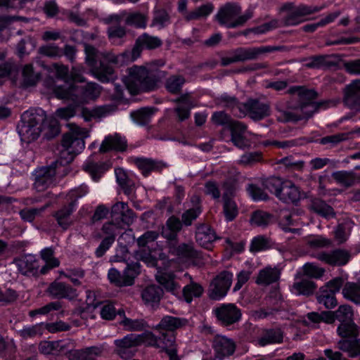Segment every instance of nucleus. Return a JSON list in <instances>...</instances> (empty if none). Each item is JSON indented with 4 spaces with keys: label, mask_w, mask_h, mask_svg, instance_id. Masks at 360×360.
Masks as SVG:
<instances>
[{
    "label": "nucleus",
    "mask_w": 360,
    "mask_h": 360,
    "mask_svg": "<svg viewBox=\"0 0 360 360\" xmlns=\"http://www.w3.org/2000/svg\"><path fill=\"white\" fill-rule=\"evenodd\" d=\"M316 257L330 265L342 266L348 262L350 255L347 250L338 249L330 252H320Z\"/></svg>",
    "instance_id": "nucleus-16"
},
{
    "label": "nucleus",
    "mask_w": 360,
    "mask_h": 360,
    "mask_svg": "<svg viewBox=\"0 0 360 360\" xmlns=\"http://www.w3.org/2000/svg\"><path fill=\"white\" fill-rule=\"evenodd\" d=\"M139 337V345L144 344L148 346H153L161 349H167L172 344V338H167L166 335L163 333L162 338H157L152 333L147 332L141 335H136Z\"/></svg>",
    "instance_id": "nucleus-21"
},
{
    "label": "nucleus",
    "mask_w": 360,
    "mask_h": 360,
    "mask_svg": "<svg viewBox=\"0 0 360 360\" xmlns=\"http://www.w3.org/2000/svg\"><path fill=\"white\" fill-rule=\"evenodd\" d=\"M39 51L41 54L49 57H60L63 55L62 51L54 44L41 46Z\"/></svg>",
    "instance_id": "nucleus-61"
},
{
    "label": "nucleus",
    "mask_w": 360,
    "mask_h": 360,
    "mask_svg": "<svg viewBox=\"0 0 360 360\" xmlns=\"http://www.w3.org/2000/svg\"><path fill=\"white\" fill-rule=\"evenodd\" d=\"M162 295L163 291L160 287L152 285L143 290L141 297L146 304L154 307L159 303Z\"/></svg>",
    "instance_id": "nucleus-26"
},
{
    "label": "nucleus",
    "mask_w": 360,
    "mask_h": 360,
    "mask_svg": "<svg viewBox=\"0 0 360 360\" xmlns=\"http://www.w3.org/2000/svg\"><path fill=\"white\" fill-rule=\"evenodd\" d=\"M201 213L199 205L186 210L182 215V221L185 225H191L193 220H195Z\"/></svg>",
    "instance_id": "nucleus-57"
},
{
    "label": "nucleus",
    "mask_w": 360,
    "mask_h": 360,
    "mask_svg": "<svg viewBox=\"0 0 360 360\" xmlns=\"http://www.w3.org/2000/svg\"><path fill=\"white\" fill-rule=\"evenodd\" d=\"M353 316L352 307L347 304L341 305L335 311L336 319L341 322L338 333L343 338L338 342V347L350 357L360 355V339L356 338L358 329Z\"/></svg>",
    "instance_id": "nucleus-3"
},
{
    "label": "nucleus",
    "mask_w": 360,
    "mask_h": 360,
    "mask_svg": "<svg viewBox=\"0 0 360 360\" xmlns=\"http://www.w3.org/2000/svg\"><path fill=\"white\" fill-rule=\"evenodd\" d=\"M169 23V17L168 13L164 10L156 11L154 13V17L151 26L162 29Z\"/></svg>",
    "instance_id": "nucleus-49"
},
{
    "label": "nucleus",
    "mask_w": 360,
    "mask_h": 360,
    "mask_svg": "<svg viewBox=\"0 0 360 360\" xmlns=\"http://www.w3.org/2000/svg\"><path fill=\"white\" fill-rule=\"evenodd\" d=\"M267 247V240L266 239L261 236L255 237L250 245V250L252 252H259L264 250Z\"/></svg>",
    "instance_id": "nucleus-64"
},
{
    "label": "nucleus",
    "mask_w": 360,
    "mask_h": 360,
    "mask_svg": "<svg viewBox=\"0 0 360 360\" xmlns=\"http://www.w3.org/2000/svg\"><path fill=\"white\" fill-rule=\"evenodd\" d=\"M240 10V7L236 4H227L219 9L216 18L221 25L228 27L240 25L251 17L249 13L238 15Z\"/></svg>",
    "instance_id": "nucleus-10"
},
{
    "label": "nucleus",
    "mask_w": 360,
    "mask_h": 360,
    "mask_svg": "<svg viewBox=\"0 0 360 360\" xmlns=\"http://www.w3.org/2000/svg\"><path fill=\"white\" fill-rule=\"evenodd\" d=\"M269 106L257 101L250 103V116L254 120H260L269 115Z\"/></svg>",
    "instance_id": "nucleus-37"
},
{
    "label": "nucleus",
    "mask_w": 360,
    "mask_h": 360,
    "mask_svg": "<svg viewBox=\"0 0 360 360\" xmlns=\"http://www.w3.org/2000/svg\"><path fill=\"white\" fill-rule=\"evenodd\" d=\"M202 292L203 288L201 285L195 283H191L184 287L183 295L185 300L189 303L192 301L193 297H200L202 294Z\"/></svg>",
    "instance_id": "nucleus-42"
},
{
    "label": "nucleus",
    "mask_w": 360,
    "mask_h": 360,
    "mask_svg": "<svg viewBox=\"0 0 360 360\" xmlns=\"http://www.w3.org/2000/svg\"><path fill=\"white\" fill-rule=\"evenodd\" d=\"M279 272L276 269L266 267L259 273L257 283L262 285H269L276 281L279 278Z\"/></svg>",
    "instance_id": "nucleus-34"
},
{
    "label": "nucleus",
    "mask_w": 360,
    "mask_h": 360,
    "mask_svg": "<svg viewBox=\"0 0 360 360\" xmlns=\"http://www.w3.org/2000/svg\"><path fill=\"white\" fill-rule=\"evenodd\" d=\"M55 174L56 167L53 165L35 170L34 188L39 192L46 189L53 184Z\"/></svg>",
    "instance_id": "nucleus-14"
},
{
    "label": "nucleus",
    "mask_w": 360,
    "mask_h": 360,
    "mask_svg": "<svg viewBox=\"0 0 360 360\" xmlns=\"http://www.w3.org/2000/svg\"><path fill=\"white\" fill-rule=\"evenodd\" d=\"M46 121V115L41 109L25 111L18 126V131L21 141L30 143L36 140L40 135Z\"/></svg>",
    "instance_id": "nucleus-5"
},
{
    "label": "nucleus",
    "mask_w": 360,
    "mask_h": 360,
    "mask_svg": "<svg viewBox=\"0 0 360 360\" xmlns=\"http://www.w3.org/2000/svg\"><path fill=\"white\" fill-rule=\"evenodd\" d=\"M0 352H4L5 356H11V358H6V360H14L13 356L15 352V346L11 339H4L0 336Z\"/></svg>",
    "instance_id": "nucleus-50"
},
{
    "label": "nucleus",
    "mask_w": 360,
    "mask_h": 360,
    "mask_svg": "<svg viewBox=\"0 0 360 360\" xmlns=\"http://www.w3.org/2000/svg\"><path fill=\"white\" fill-rule=\"evenodd\" d=\"M248 191L253 200H262L267 198V193L255 185H250Z\"/></svg>",
    "instance_id": "nucleus-63"
},
{
    "label": "nucleus",
    "mask_w": 360,
    "mask_h": 360,
    "mask_svg": "<svg viewBox=\"0 0 360 360\" xmlns=\"http://www.w3.org/2000/svg\"><path fill=\"white\" fill-rule=\"evenodd\" d=\"M235 344L229 338L224 336H217L214 342V360H223L231 355L235 351Z\"/></svg>",
    "instance_id": "nucleus-19"
},
{
    "label": "nucleus",
    "mask_w": 360,
    "mask_h": 360,
    "mask_svg": "<svg viewBox=\"0 0 360 360\" xmlns=\"http://www.w3.org/2000/svg\"><path fill=\"white\" fill-rule=\"evenodd\" d=\"M89 193L86 185L82 184L77 188L72 189L68 194V199L71 201V206H75L78 199L85 196Z\"/></svg>",
    "instance_id": "nucleus-53"
},
{
    "label": "nucleus",
    "mask_w": 360,
    "mask_h": 360,
    "mask_svg": "<svg viewBox=\"0 0 360 360\" xmlns=\"http://www.w3.org/2000/svg\"><path fill=\"white\" fill-rule=\"evenodd\" d=\"M215 314L223 323L229 325L240 320V310L233 304H222L216 308Z\"/></svg>",
    "instance_id": "nucleus-15"
},
{
    "label": "nucleus",
    "mask_w": 360,
    "mask_h": 360,
    "mask_svg": "<svg viewBox=\"0 0 360 360\" xmlns=\"http://www.w3.org/2000/svg\"><path fill=\"white\" fill-rule=\"evenodd\" d=\"M264 186L285 202H295L300 199L301 193L299 188L290 181H283L278 177H271L265 180Z\"/></svg>",
    "instance_id": "nucleus-8"
},
{
    "label": "nucleus",
    "mask_w": 360,
    "mask_h": 360,
    "mask_svg": "<svg viewBox=\"0 0 360 360\" xmlns=\"http://www.w3.org/2000/svg\"><path fill=\"white\" fill-rule=\"evenodd\" d=\"M314 211L325 218H331L334 216L333 208L322 201H316L313 204Z\"/></svg>",
    "instance_id": "nucleus-54"
},
{
    "label": "nucleus",
    "mask_w": 360,
    "mask_h": 360,
    "mask_svg": "<svg viewBox=\"0 0 360 360\" xmlns=\"http://www.w3.org/2000/svg\"><path fill=\"white\" fill-rule=\"evenodd\" d=\"M197 243L205 248H210L215 240V233L207 225H201L197 228L195 234Z\"/></svg>",
    "instance_id": "nucleus-25"
},
{
    "label": "nucleus",
    "mask_w": 360,
    "mask_h": 360,
    "mask_svg": "<svg viewBox=\"0 0 360 360\" xmlns=\"http://www.w3.org/2000/svg\"><path fill=\"white\" fill-rule=\"evenodd\" d=\"M136 165L144 176H147L151 171L159 169V163L151 159L139 158L136 161Z\"/></svg>",
    "instance_id": "nucleus-43"
},
{
    "label": "nucleus",
    "mask_w": 360,
    "mask_h": 360,
    "mask_svg": "<svg viewBox=\"0 0 360 360\" xmlns=\"http://www.w3.org/2000/svg\"><path fill=\"white\" fill-rule=\"evenodd\" d=\"M186 321L173 316L164 317L160 323L155 327L156 329L162 328L167 330H174L186 323Z\"/></svg>",
    "instance_id": "nucleus-38"
},
{
    "label": "nucleus",
    "mask_w": 360,
    "mask_h": 360,
    "mask_svg": "<svg viewBox=\"0 0 360 360\" xmlns=\"http://www.w3.org/2000/svg\"><path fill=\"white\" fill-rule=\"evenodd\" d=\"M110 162L98 163L95 155H90L83 165V169L87 172L94 181H98L103 173L111 167Z\"/></svg>",
    "instance_id": "nucleus-18"
},
{
    "label": "nucleus",
    "mask_w": 360,
    "mask_h": 360,
    "mask_svg": "<svg viewBox=\"0 0 360 360\" xmlns=\"http://www.w3.org/2000/svg\"><path fill=\"white\" fill-rule=\"evenodd\" d=\"M315 288L316 286L314 282L303 279L300 281H295L290 287V291L295 295H309L314 292Z\"/></svg>",
    "instance_id": "nucleus-31"
},
{
    "label": "nucleus",
    "mask_w": 360,
    "mask_h": 360,
    "mask_svg": "<svg viewBox=\"0 0 360 360\" xmlns=\"http://www.w3.org/2000/svg\"><path fill=\"white\" fill-rule=\"evenodd\" d=\"M272 220V217L269 214L262 211L255 212L251 218L252 224L258 226H264L269 224Z\"/></svg>",
    "instance_id": "nucleus-51"
},
{
    "label": "nucleus",
    "mask_w": 360,
    "mask_h": 360,
    "mask_svg": "<svg viewBox=\"0 0 360 360\" xmlns=\"http://www.w3.org/2000/svg\"><path fill=\"white\" fill-rule=\"evenodd\" d=\"M184 83V79L180 76L170 77L166 84L167 89L172 93L178 92Z\"/></svg>",
    "instance_id": "nucleus-58"
},
{
    "label": "nucleus",
    "mask_w": 360,
    "mask_h": 360,
    "mask_svg": "<svg viewBox=\"0 0 360 360\" xmlns=\"http://www.w3.org/2000/svg\"><path fill=\"white\" fill-rule=\"evenodd\" d=\"M60 89L58 86L54 89L56 96L60 99L72 101L77 105L94 100L100 94V88L94 83H88L84 88L74 86L68 90L60 91Z\"/></svg>",
    "instance_id": "nucleus-7"
},
{
    "label": "nucleus",
    "mask_w": 360,
    "mask_h": 360,
    "mask_svg": "<svg viewBox=\"0 0 360 360\" xmlns=\"http://www.w3.org/2000/svg\"><path fill=\"white\" fill-rule=\"evenodd\" d=\"M317 300L319 304H323L328 309H332L337 305L335 294L326 290V288H320Z\"/></svg>",
    "instance_id": "nucleus-40"
},
{
    "label": "nucleus",
    "mask_w": 360,
    "mask_h": 360,
    "mask_svg": "<svg viewBox=\"0 0 360 360\" xmlns=\"http://www.w3.org/2000/svg\"><path fill=\"white\" fill-rule=\"evenodd\" d=\"M123 315L122 319L120 321V324L127 330H140L145 327V322L143 320L140 319H130L125 317L124 312L119 313Z\"/></svg>",
    "instance_id": "nucleus-47"
},
{
    "label": "nucleus",
    "mask_w": 360,
    "mask_h": 360,
    "mask_svg": "<svg viewBox=\"0 0 360 360\" xmlns=\"http://www.w3.org/2000/svg\"><path fill=\"white\" fill-rule=\"evenodd\" d=\"M123 82L131 94L150 91L155 86V81L146 66L129 68L128 75L123 78Z\"/></svg>",
    "instance_id": "nucleus-6"
},
{
    "label": "nucleus",
    "mask_w": 360,
    "mask_h": 360,
    "mask_svg": "<svg viewBox=\"0 0 360 360\" xmlns=\"http://www.w3.org/2000/svg\"><path fill=\"white\" fill-rule=\"evenodd\" d=\"M292 93L297 95L301 101L300 109L306 117L313 115L316 105L313 100L316 98V94L311 89H307L302 86L293 89Z\"/></svg>",
    "instance_id": "nucleus-13"
},
{
    "label": "nucleus",
    "mask_w": 360,
    "mask_h": 360,
    "mask_svg": "<svg viewBox=\"0 0 360 360\" xmlns=\"http://www.w3.org/2000/svg\"><path fill=\"white\" fill-rule=\"evenodd\" d=\"M138 45L143 49H153L161 45V41L156 37L149 36L146 34L139 37L137 39Z\"/></svg>",
    "instance_id": "nucleus-45"
},
{
    "label": "nucleus",
    "mask_w": 360,
    "mask_h": 360,
    "mask_svg": "<svg viewBox=\"0 0 360 360\" xmlns=\"http://www.w3.org/2000/svg\"><path fill=\"white\" fill-rule=\"evenodd\" d=\"M40 255L45 262V264L41 267V274H45L49 270L59 266L60 262L53 257V251L51 248H46L41 250Z\"/></svg>",
    "instance_id": "nucleus-29"
},
{
    "label": "nucleus",
    "mask_w": 360,
    "mask_h": 360,
    "mask_svg": "<svg viewBox=\"0 0 360 360\" xmlns=\"http://www.w3.org/2000/svg\"><path fill=\"white\" fill-rule=\"evenodd\" d=\"M304 274L309 277L320 278L325 272V269L314 263H307L303 266Z\"/></svg>",
    "instance_id": "nucleus-52"
},
{
    "label": "nucleus",
    "mask_w": 360,
    "mask_h": 360,
    "mask_svg": "<svg viewBox=\"0 0 360 360\" xmlns=\"http://www.w3.org/2000/svg\"><path fill=\"white\" fill-rule=\"evenodd\" d=\"M266 51L267 49L264 47L238 49L236 51L232 58H224L221 63L223 65H227L236 61L253 59Z\"/></svg>",
    "instance_id": "nucleus-20"
},
{
    "label": "nucleus",
    "mask_w": 360,
    "mask_h": 360,
    "mask_svg": "<svg viewBox=\"0 0 360 360\" xmlns=\"http://www.w3.org/2000/svg\"><path fill=\"white\" fill-rule=\"evenodd\" d=\"M103 352L101 347H91L82 350H75L70 353L69 359L71 360H84L86 358H91V356H98Z\"/></svg>",
    "instance_id": "nucleus-33"
},
{
    "label": "nucleus",
    "mask_w": 360,
    "mask_h": 360,
    "mask_svg": "<svg viewBox=\"0 0 360 360\" xmlns=\"http://www.w3.org/2000/svg\"><path fill=\"white\" fill-rule=\"evenodd\" d=\"M108 276L110 281L117 286L131 285V279H125L124 274L121 275L120 271L114 268L109 270Z\"/></svg>",
    "instance_id": "nucleus-46"
},
{
    "label": "nucleus",
    "mask_w": 360,
    "mask_h": 360,
    "mask_svg": "<svg viewBox=\"0 0 360 360\" xmlns=\"http://www.w3.org/2000/svg\"><path fill=\"white\" fill-rule=\"evenodd\" d=\"M75 103H74V105H69L64 108H58L56 112L55 115L60 119L68 120L75 115L76 113V107H78Z\"/></svg>",
    "instance_id": "nucleus-59"
},
{
    "label": "nucleus",
    "mask_w": 360,
    "mask_h": 360,
    "mask_svg": "<svg viewBox=\"0 0 360 360\" xmlns=\"http://www.w3.org/2000/svg\"><path fill=\"white\" fill-rule=\"evenodd\" d=\"M282 340V332L280 329H275L267 331L258 340V343L260 346H265L269 344L280 343Z\"/></svg>",
    "instance_id": "nucleus-36"
},
{
    "label": "nucleus",
    "mask_w": 360,
    "mask_h": 360,
    "mask_svg": "<svg viewBox=\"0 0 360 360\" xmlns=\"http://www.w3.org/2000/svg\"><path fill=\"white\" fill-rule=\"evenodd\" d=\"M233 188H227L223 195L224 213L227 221H232L238 214V208L231 196L233 195Z\"/></svg>",
    "instance_id": "nucleus-27"
},
{
    "label": "nucleus",
    "mask_w": 360,
    "mask_h": 360,
    "mask_svg": "<svg viewBox=\"0 0 360 360\" xmlns=\"http://www.w3.org/2000/svg\"><path fill=\"white\" fill-rule=\"evenodd\" d=\"M139 337L136 334H129L122 339L114 341L116 354L123 359H129L136 353V347L139 346Z\"/></svg>",
    "instance_id": "nucleus-12"
},
{
    "label": "nucleus",
    "mask_w": 360,
    "mask_h": 360,
    "mask_svg": "<svg viewBox=\"0 0 360 360\" xmlns=\"http://www.w3.org/2000/svg\"><path fill=\"white\" fill-rule=\"evenodd\" d=\"M233 280V274L223 271L214 278L210 285L209 295L213 300H221L227 294Z\"/></svg>",
    "instance_id": "nucleus-11"
},
{
    "label": "nucleus",
    "mask_w": 360,
    "mask_h": 360,
    "mask_svg": "<svg viewBox=\"0 0 360 360\" xmlns=\"http://www.w3.org/2000/svg\"><path fill=\"white\" fill-rule=\"evenodd\" d=\"M115 174L117 184L123 189L124 193L130 195L134 188V184L131 180L127 172L122 168H116Z\"/></svg>",
    "instance_id": "nucleus-28"
},
{
    "label": "nucleus",
    "mask_w": 360,
    "mask_h": 360,
    "mask_svg": "<svg viewBox=\"0 0 360 360\" xmlns=\"http://www.w3.org/2000/svg\"><path fill=\"white\" fill-rule=\"evenodd\" d=\"M181 229V223L178 218L172 217L168 219L165 226L162 229L165 238L172 240L175 238L178 231Z\"/></svg>",
    "instance_id": "nucleus-32"
},
{
    "label": "nucleus",
    "mask_w": 360,
    "mask_h": 360,
    "mask_svg": "<svg viewBox=\"0 0 360 360\" xmlns=\"http://www.w3.org/2000/svg\"><path fill=\"white\" fill-rule=\"evenodd\" d=\"M68 131L62 139V149L60 152V163L66 165L71 162L75 157L85 148V139L89 137V131L75 124H68Z\"/></svg>",
    "instance_id": "nucleus-4"
},
{
    "label": "nucleus",
    "mask_w": 360,
    "mask_h": 360,
    "mask_svg": "<svg viewBox=\"0 0 360 360\" xmlns=\"http://www.w3.org/2000/svg\"><path fill=\"white\" fill-rule=\"evenodd\" d=\"M143 49L136 42L131 51L115 56L111 53H99L94 47L85 44L86 63L91 68L92 75L101 82H105L113 78L114 72L110 64L134 61L139 57Z\"/></svg>",
    "instance_id": "nucleus-2"
},
{
    "label": "nucleus",
    "mask_w": 360,
    "mask_h": 360,
    "mask_svg": "<svg viewBox=\"0 0 360 360\" xmlns=\"http://www.w3.org/2000/svg\"><path fill=\"white\" fill-rule=\"evenodd\" d=\"M158 236V234L156 232L148 231L139 237L137 241L139 250L136 252V258L143 261L148 266H159V262H161L162 266H158L156 279L166 290L173 295H177L180 286L176 282L172 271L178 270V263L187 266L190 260L195 257V253L191 245L182 244L170 250L173 255L177 256V260L173 259L166 260L160 250L148 251L146 249V247L148 249L153 247Z\"/></svg>",
    "instance_id": "nucleus-1"
},
{
    "label": "nucleus",
    "mask_w": 360,
    "mask_h": 360,
    "mask_svg": "<svg viewBox=\"0 0 360 360\" xmlns=\"http://www.w3.org/2000/svg\"><path fill=\"white\" fill-rule=\"evenodd\" d=\"M343 297L356 304H360V283L347 282L342 288Z\"/></svg>",
    "instance_id": "nucleus-30"
},
{
    "label": "nucleus",
    "mask_w": 360,
    "mask_h": 360,
    "mask_svg": "<svg viewBox=\"0 0 360 360\" xmlns=\"http://www.w3.org/2000/svg\"><path fill=\"white\" fill-rule=\"evenodd\" d=\"M19 271L24 275L37 276L40 273L39 260L35 255H26L16 261Z\"/></svg>",
    "instance_id": "nucleus-17"
},
{
    "label": "nucleus",
    "mask_w": 360,
    "mask_h": 360,
    "mask_svg": "<svg viewBox=\"0 0 360 360\" xmlns=\"http://www.w3.org/2000/svg\"><path fill=\"white\" fill-rule=\"evenodd\" d=\"M73 210L74 206H71V204H70L68 207H65L56 213L55 217L63 229H66L71 224L70 214Z\"/></svg>",
    "instance_id": "nucleus-41"
},
{
    "label": "nucleus",
    "mask_w": 360,
    "mask_h": 360,
    "mask_svg": "<svg viewBox=\"0 0 360 360\" xmlns=\"http://www.w3.org/2000/svg\"><path fill=\"white\" fill-rule=\"evenodd\" d=\"M111 212L112 216L120 217L121 220L127 225L132 224L136 219V215L133 211L129 208L127 203L123 202L115 203L112 207Z\"/></svg>",
    "instance_id": "nucleus-24"
},
{
    "label": "nucleus",
    "mask_w": 360,
    "mask_h": 360,
    "mask_svg": "<svg viewBox=\"0 0 360 360\" xmlns=\"http://www.w3.org/2000/svg\"><path fill=\"white\" fill-rule=\"evenodd\" d=\"M52 70L56 75L57 77L61 79L65 83L64 85L54 84L50 86L51 90L55 95L56 93L54 89L58 86L61 88L60 91L68 90L70 88L74 86L69 83L70 81L73 82H82L84 81L82 75L84 72V68L82 66L73 67L70 75L68 68L63 65L54 63L52 65Z\"/></svg>",
    "instance_id": "nucleus-9"
},
{
    "label": "nucleus",
    "mask_w": 360,
    "mask_h": 360,
    "mask_svg": "<svg viewBox=\"0 0 360 360\" xmlns=\"http://www.w3.org/2000/svg\"><path fill=\"white\" fill-rule=\"evenodd\" d=\"M67 285L63 283H56L51 285L49 290L50 292L54 296L63 297L70 296V295L67 292Z\"/></svg>",
    "instance_id": "nucleus-62"
},
{
    "label": "nucleus",
    "mask_w": 360,
    "mask_h": 360,
    "mask_svg": "<svg viewBox=\"0 0 360 360\" xmlns=\"http://www.w3.org/2000/svg\"><path fill=\"white\" fill-rule=\"evenodd\" d=\"M127 142L124 138L117 134L108 135L103 141L99 150L101 153H105L111 150H124L126 148Z\"/></svg>",
    "instance_id": "nucleus-22"
},
{
    "label": "nucleus",
    "mask_w": 360,
    "mask_h": 360,
    "mask_svg": "<svg viewBox=\"0 0 360 360\" xmlns=\"http://www.w3.org/2000/svg\"><path fill=\"white\" fill-rule=\"evenodd\" d=\"M214 7L212 4H207L201 6L195 11L187 13L185 18L188 20H195L209 15L213 11Z\"/></svg>",
    "instance_id": "nucleus-44"
},
{
    "label": "nucleus",
    "mask_w": 360,
    "mask_h": 360,
    "mask_svg": "<svg viewBox=\"0 0 360 360\" xmlns=\"http://www.w3.org/2000/svg\"><path fill=\"white\" fill-rule=\"evenodd\" d=\"M232 142L238 148H243L250 145L246 138V129L243 124L233 122L231 126Z\"/></svg>",
    "instance_id": "nucleus-23"
},
{
    "label": "nucleus",
    "mask_w": 360,
    "mask_h": 360,
    "mask_svg": "<svg viewBox=\"0 0 360 360\" xmlns=\"http://www.w3.org/2000/svg\"><path fill=\"white\" fill-rule=\"evenodd\" d=\"M140 264L139 263H132L128 264L124 271L125 279H131V285L134 283V278L140 274Z\"/></svg>",
    "instance_id": "nucleus-60"
},
{
    "label": "nucleus",
    "mask_w": 360,
    "mask_h": 360,
    "mask_svg": "<svg viewBox=\"0 0 360 360\" xmlns=\"http://www.w3.org/2000/svg\"><path fill=\"white\" fill-rule=\"evenodd\" d=\"M345 102L347 104L360 103V80L353 82L347 87Z\"/></svg>",
    "instance_id": "nucleus-35"
},
{
    "label": "nucleus",
    "mask_w": 360,
    "mask_h": 360,
    "mask_svg": "<svg viewBox=\"0 0 360 360\" xmlns=\"http://www.w3.org/2000/svg\"><path fill=\"white\" fill-rule=\"evenodd\" d=\"M192 107L193 105L187 98H182L181 99L179 105L176 108V110L179 118L181 120H184L188 118L190 115V108Z\"/></svg>",
    "instance_id": "nucleus-55"
},
{
    "label": "nucleus",
    "mask_w": 360,
    "mask_h": 360,
    "mask_svg": "<svg viewBox=\"0 0 360 360\" xmlns=\"http://www.w3.org/2000/svg\"><path fill=\"white\" fill-rule=\"evenodd\" d=\"M153 115V111L151 108H145L131 112L130 116L135 123L143 125L150 121Z\"/></svg>",
    "instance_id": "nucleus-39"
},
{
    "label": "nucleus",
    "mask_w": 360,
    "mask_h": 360,
    "mask_svg": "<svg viewBox=\"0 0 360 360\" xmlns=\"http://www.w3.org/2000/svg\"><path fill=\"white\" fill-rule=\"evenodd\" d=\"M126 22L128 25H134L137 27H145L146 18L143 14L134 13L127 17Z\"/></svg>",
    "instance_id": "nucleus-56"
},
{
    "label": "nucleus",
    "mask_w": 360,
    "mask_h": 360,
    "mask_svg": "<svg viewBox=\"0 0 360 360\" xmlns=\"http://www.w3.org/2000/svg\"><path fill=\"white\" fill-rule=\"evenodd\" d=\"M307 244L312 248H326L331 244V240L323 236H310L306 238Z\"/></svg>",
    "instance_id": "nucleus-48"
}]
</instances>
